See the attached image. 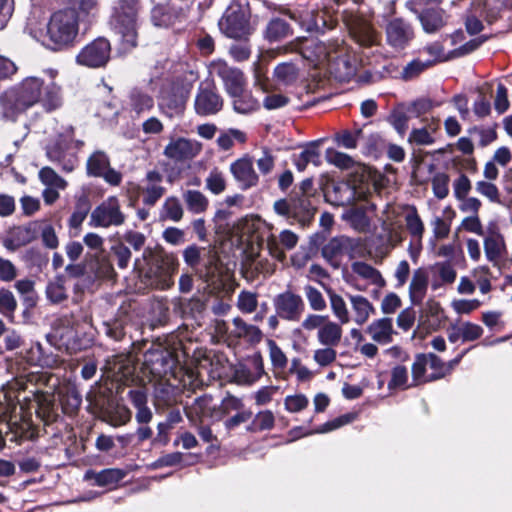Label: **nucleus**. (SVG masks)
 Instances as JSON below:
<instances>
[{"mask_svg":"<svg viewBox=\"0 0 512 512\" xmlns=\"http://www.w3.org/2000/svg\"><path fill=\"white\" fill-rule=\"evenodd\" d=\"M51 82L44 85L42 79L30 76L9 88L0 96L3 117L14 120L19 114L42 102L46 110L51 111L62 104L61 88L53 80L57 71H47Z\"/></svg>","mask_w":512,"mask_h":512,"instance_id":"obj_1","label":"nucleus"},{"mask_svg":"<svg viewBox=\"0 0 512 512\" xmlns=\"http://www.w3.org/2000/svg\"><path fill=\"white\" fill-rule=\"evenodd\" d=\"M78 22L75 12L69 9H60L54 12L46 23V30L38 29L30 20L29 34L52 50H60L73 43L78 34Z\"/></svg>","mask_w":512,"mask_h":512,"instance_id":"obj_2","label":"nucleus"},{"mask_svg":"<svg viewBox=\"0 0 512 512\" xmlns=\"http://www.w3.org/2000/svg\"><path fill=\"white\" fill-rule=\"evenodd\" d=\"M316 61L326 64L329 72L339 81H348L357 70L355 57L339 41L320 43L316 46Z\"/></svg>","mask_w":512,"mask_h":512,"instance_id":"obj_3","label":"nucleus"},{"mask_svg":"<svg viewBox=\"0 0 512 512\" xmlns=\"http://www.w3.org/2000/svg\"><path fill=\"white\" fill-rule=\"evenodd\" d=\"M82 145V141L74 139L73 127H61L56 136L47 143L46 156L62 171L70 173L78 165L76 152Z\"/></svg>","mask_w":512,"mask_h":512,"instance_id":"obj_4","label":"nucleus"},{"mask_svg":"<svg viewBox=\"0 0 512 512\" xmlns=\"http://www.w3.org/2000/svg\"><path fill=\"white\" fill-rule=\"evenodd\" d=\"M138 12V0H119L111 17L112 29L127 49L137 45Z\"/></svg>","mask_w":512,"mask_h":512,"instance_id":"obj_5","label":"nucleus"},{"mask_svg":"<svg viewBox=\"0 0 512 512\" xmlns=\"http://www.w3.org/2000/svg\"><path fill=\"white\" fill-rule=\"evenodd\" d=\"M248 0H233L219 20V28L229 38L241 39L251 33Z\"/></svg>","mask_w":512,"mask_h":512,"instance_id":"obj_6","label":"nucleus"},{"mask_svg":"<svg viewBox=\"0 0 512 512\" xmlns=\"http://www.w3.org/2000/svg\"><path fill=\"white\" fill-rule=\"evenodd\" d=\"M250 228L261 233L260 245L265 243L269 254L279 261H283L286 257L284 249L291 250L298 243V236L291 230H283L279 236H276L271 232L272 227L260 218L252 220Z\"/></svg>","mask_w":512,"mask_h":512,"instance_id":"obj_7","label":"nucleus"},{"mask_svg":"<svg viewBox=\"0 0 512 512\" xmlns=\"http://www.w3.org/2000/svg\"><path fill=\"white\" fill-rule=\"evenodd\" d=\"M126 216L121 210V204L116 196H109L90 214L89 225L91 227H118L125 223Z\"/></svg>","mask_w":512,"mask_h":512,"instance_id":"obj_8","label":"nucleus"},{"mask_svg":"<svg viewBox=\"0 0 512 512\" xmlns=\"http://www.w3.org/2000/svg\"><path fill=\"white\" fill-rule=\"evenodd\" d=\"M200 257L201 248L196 245H190L183 251V259L185 263L193 270H195L200 279L206 282L208 286L217 285L216 288L222 286L220 278V267L216 257H210L204 268L198 269Z\"/></svg>","mask_w":512,"mask_h":512,"instance_id":"obj_9","label":"nucleus"},{"mask_svg":"<svg viewBox=\"0 0 512 512\" xmlns=\"http://www.w3.org/2000/svg\"><path fill=\"white\" fill-rule=\"evenodd\" d=\"M345 281L360 292L366 291L369 285L383 288L386 284L380 271L363 261L351 264V272L345 276Z\"/></svg>","mask_w":512,"mask_h":512,"instance_id":"obj_10","label":"nucleus"},{"mask_svg":"<svg viewBox=\"0 0 512 512\" xmlns=\"http://www.w3.org/2000/svg\"><path fill=\"white\" fill-rule=\"evenodd\" d=\"M110 53V42L100 37L83 47L77 55L76 61L79 65L88 68H100L107 64Z\"/></svg>","mask_w":512,"mask_h":512,"instance_id":"obj_11","label":"nucleus"},{"mask_svg":"<svg viewBox=\"0 0 512 512\" xmlns=\"http://www.w3.org/2000/svg\"><path fill=\"white\" fill-rule=\"evenodd\" d=\"M398 216L395 208L391 204H386L379 219L381 222L382 234L379 238L382 240L381 253L387 254L394 249L403 240L401 226L396 225L394 219Z\"/></svg>","mask_w":512,"mask_h":512,"instance_id":"obj_12","label":"nucleus"},{"mask_svg":"<svg viewBox=\"0 0 512 512\" xmlns=\"http://www.w3.org/2000/svg\"><path fill=\"white\" fill-rule=\"evenodd\" d=\"M326 200L335 206L351 205L366 197L362 187H356L348 181L333 182L325 191Z\"/></svg>","mask_w":512,"mask_h":512,"instance_id":"obj_13","label":"nucleus"},{"mask_svg":"<svg viewBox=\"0 0 512 512\" xmlns=\"http://www.w3.org/2000/svg\"><path fill=\"white\" fill-rule=\"evenodd\" d=\"M86 170L89 176L103 178L110 185L118 186L122 182V174L110 167L109 157L103 151H95L90 155Z\"/></svg>","mask_w":512,"mask_h":512,"instance_id":"obj_14","label":"nucleus"},{"mask_svg":"<svg viewBox=\"0 0 512 512\" xmlns=\"http://www.w3.org/2000/svg\"><path fill=\"white\" fill-rule=\"evenodd\" d=\"M178 260L172 255H165L150 268L151 284L160 290H167L174 284L173 276L178 270Z\"/></svg>","mask_w":512,"mask_h":512,"instance_id":"obj_15","label":"nucleus"},{"mask_svg":"<svg viewBox=\"0 0 512 512\" xmlns=\"http://www.w3.org/2000/svg\"><path fill=\"white\" fill-rule=\"evenodd\" d=\"M210 73L222 79L229 96H237L245 89L243 73L239 69L229 67L224 61H213L210 64Z\"/></svg>","mask_w":512,"mask_h":512,"instance_id":"obj_16","label":"nucleus"},{"mask_svg":"<svg viewBox=\"0 0 512 512\" xmlns=\"http://www.w3.org/2000/svg\"><path fill=\"white\" fill-rule=\"evenodd\" d=\"M274 307L279 317L288 321H298L305 305L300 295L285 291L274 298Z\"/></svg>","mask_w":512,"mask_h":512,"instance_id":"obj_17","label":"nucleus"},{"mask_svg":"<svg viewBox=\"0 0 512 512\" xmlns=\"http://www.w3.org/2000/svg\"><path fill=\"white\" fill-rule=\"evenodd\" d=\"M174 364L172 352L161 345H154L144 354V365L156 376L166 374Z\"/></svg>","mask_w":512,"mask_h":512,"instance_id":"obj_18","label":"nucleus"},{"mask_svg":"<svg viewBox=\"0 0 512 512\" xmlns=\"http://www.w3.org/2000/svg\"><path fill=\"white\" fill-rule=\"evenodd\" d=\"M201 149L202 145L198 141L178 137L170 140L163 153L167 158L175 162H182L196 157L201 152Z\"/></svg>","mask_w":512,"mask_h":512,"instance_id":"obj_19","label":"nucleus"},{"mask_svg":"<svg viewBox=\"0 0 512 512\" xmlns=\"http://www.w3.org/2000/svg\"><path fill=\"white\" fill-rule=\"evenodd\" d=\"M414 37L411 25L403 19L391 20L386 26L387 43L396 50L404 49Z\"/></svg>","mask_w":512,"mask_h":512,"instance_id":"obj_20","label":"nucleus"},{"mask_svg":"<svg viewBox=\"0 0 512 512\" xmlns=\"http://www.w3.org/2000/svg\"><path fill=\"white\" fill-rule=\"evenodd\" d=\"M223 106L221 97L215 89L210 86H200L195 99V111L202 116H208L218 113Z\"/></svg>","mask_w":512,"mask_h":512,"instance_id":"obj_21","label":"nucleus"},{"mask_svg":"<svg viewBox=\"0 0 512 512\" xmlns=\"http://www.w3.org/2000/svg\"><path fill=\"white\" fill-rule=\"evenodd\" d=\"M483 248L488 262L498 265L506 254L504 236L497 230H489L483 239Z\"/></svg>","mask_w":512,"mask_h":512,"instance_id":"obj_22","label":"nucleus"},{"mask_svg":"<svg viewBox=\"0 0 512 512\" xmlns=\"http://www.w3.org/2000/svg\"><path fill=\"white\" fill-rule=\"evenodd\" d=\"M351 308V322L362 326L375 314V307L368 298L360 294H346Z\"/></svg>","mask_w":512,"mask_h":512,"instance_id":"obj_23","label":"nucleus"},{"mask_svg":"<svg viewBox=\"0 0 512 512\" xmlns=\"http://www.w3.org/2000/svg\"><path fill=\"white\" fill-rule=\"evenodd\" d=\"M411 10L417 15L424 32L428 34L438 32L448 22L449 15L442 8H426L421 12Z\"/></svg>","mask_w":512,"mask_h":512,"instance_id":"obj_24","label":"nucleus"},{"mask_svg":"<svg viewBox=\"0 0 512 512\" xmlns=\"http://www.w3.org/2000/svg\"><path fill=\"white\" fill-rule=\"evenodd\" d=\"M163 175L152 170L147 172L142 186V201L145 205L153 206L165 194L166 189L162 185Z\"/></svg>","mask_w":512,"mask_h":512,"instance_id":"obj_25","label":"nucleus"},{"mask_svg":"<svg viewBox=\"0 0 512 512\" xmlns=\"http://www.w3.org/2000/svg\"><path fill=\"white\" fill-rule=\"evenodd\" d=\"M353 247V241L346 236H339L330 239L322 248V256L337 267L339 259L348 253Z\"/></svg>","mask_w":512,"mask_h":512,"instance_id":"obj_26","label":"nucleus"},{"mask_svg":"<svg viewBox=\"0 0 512 512\" xmlns=\"http://www.w3.org/2000/svg\"><path fill=\"white\" fill-rule=\"evenodd\" d=\"M483 334L481 326L471 322L451 324L447 329V336L451 343L458 341L468 342L480 338Z\"/></svg>","mask_w":512,"mask_h":512,"instance_id":"obj_27","label":"nucleus"},{"mask_svg":"<svg viewBox=\"0 0 512 512\" xmlns=\"http://www.w3.org/2000/svg\"><path fill=\"white\" fill-rule=\"evenodd\" d=\"M125 105L131 115L139 117L153 109L154 99L143 90L134 88L129 92Z\"/></svg>","mask_w":512,"mask_h":512,"instance_id":"obj_28","label":"nucleus"},{"mask_svg":"<svg viewBox=\"0 0 512 512\" xmlns=\"http://www.w3.org/2000/svg\"><path fill=\"white\" fill-rule=\"evenodd\" d=\"M232 324L233 329L230 331L232 341L244 339L250 344H258L263 338V333L257 326L245 322L239 316L233 318Z\"/></svg>","mask_w":512,"mask_h":512,"instance_id":"obj_29","label":"nucleus"},{"mask_svg":"<svg viewBox=\"0 0 512 512\" xmlns=\"http://www.w3.org/2000/svg\"><path fill=\"white\" fill-rule=\"evenodd\" d=\"M429 284V275L425 268L420 267L413 271L409 284V298L413 305H421L426 297Z\"/></svg>","mask_w":512,"mask_h":512,"instance_id":"obj_30","label":"nucleus"},{"mask_svg":"<svg viewBox=\"0 0 512 512\" xmlns=\"http://www.w3.org/2000/svg\"><path fill=\"white\" fill-rule=\"evenodd\" d=\"M366 331L374 342L381 345L391 343L395 334L393 320L389 317L372 321Z\"/></svg>","mask_w":512,"mask_h":512,"instance_id":"obj_31","label":"nucleus"},{"mask_svg":"<svg viewBox=\"0 0 512 512\" xmlns=\"http://www.w3.org/2000/svg\"><path fill=\"white\" fill-rule=\"evenodd\" d=\"M354 40L363 47H371L378 43V37L372 26L365 20L356 18L349 25Z\"/></svg>","mask_w":512,"mask_h":512,"instance_id":"obj_32","label":"nucleus"},{"mask_svg":"<svg viewBox=\"0 0 512 512\" xmlns=\"http://www.w3.org/2000/svg\"><path fill=\"white\" fill-rule=\"evenodd\" d=\"M69 10L75 12L76 18L80 22L90 24L98 16L100 10V0H66Z\"/></svg>","mask_w":512,"mask_h":512,"instance_id":"obj_33","label":"nucleus"},{"mask_svg":"<svg viewBox=\"0 0 512 512\" xmlns=\"http://www.w3.org/2000/svg\"><path fill=\"white\" fill-rule=\"evenodd\" d=\"M231 172L243 189L256 185L258 181V176L250 159H240L234 162L231 165Z\"/></svg>","mask_w":512,"mask_h":512,"instance_id":"obj_34","label":"nucleus"},{"mask_svg":"<svg viewBox=\"0 0 512 512\" xmlns=\"http://www.w3.org/2000/svg\"><path fill=\"white\" fill-rule=\"evenodd\" d=\"M35 226L16 227L11 230L8 236L3 240L4 247L9 251H16L35 239Z\"/></svg>","mask_w":512,"mask_h":512,"instance_id":"obj_35","label":"nucleus"},{"mask_svg":"<svg viewBox=\"0 0 512 512\" xmlns=\"http://www.w3.org/2000/svg\"><path fill=\"white\" fill-rule=\"evenodd\" d=\"M342 325L339 321L328 318L321 330L317 332L316 338L319 344L337 347L343 336Z\"/></svg>","mask_w":512,"mask_h":512,"instance_id":"obj_36","label":"nucleus"},{"mask_svg":"<svg viewBox=\"0 0 512 512\" xmlns=\"http://www.w3.org/2000/svg\"><path fill=\"white\" fill-rule=\"evenodd\" d=\"M252 370L242 368L236 372V377L240 384L252 385L257 382L265 373L263 357L260 353H255L250 358Z\"/></svg>","mask_w":512,"mask_h":512,"instance_id":"obj_37","label":"nucleus"},{"mask_svg":"<svg viewBox=\"0 0 512 512\" xmlns=\"http://www.w3.org/2000/svg\"><path fill=\"white\" fill-rule=\"evenodd\" d=\"M375 204L371 203L366 207L351 208L344 214V219L353 229L360 233H366L370 230L371 220L366 214V210H375Z\"/></svg>","mask_w":512,"mask_h":512,"instance_id":"obj_38","label":"nucleus"},{"mask_svg":"<svg viewBox=\"0 0 512 512\" xmlns=\"http://www.w3.org/2000/svg\"><path fill=\"white\" fill-rule=\"evenodd\" d=\"M66 284L67 279L64 275H57L47 283L45 295L51 304L58 305L68 299Z\"/></svg>","mask_w":512,"mask_h":512,"instance_id":"obj_39","label":"nucleus"},{"mask_svg":"<svg viewBox=\"0 0 512 512\" xmlns=\"http://www.w3.org/2000/svg\"><path fill=\"white\" fill-rule=\"evenodd\" d=\"M5 426L9 429L6 431V436H11V441H21L32 439L34 437V430L32 423L27 419H22L20 422L17 416H11Z\"/></svg>","mask_w":512,"mask_h":512,"instance_id":"obj_40","label":"nucleus"},{"mask_svg":"<svg viewBox=\"0 0 512 512\" xmlns=\"http://www.w3.org/2000/svg\"><path fill=\"white\" fill-rule=\"evenodd\" d=\"M124 476L125 473L122 470L111 468L104 469L100 472L88 470L84 475V479L93 480L98 486H107L118 483Z\"/></svg>","mask_w":512,"mask_h":512,"instance_id":"obj_41","label":"nucleus"},{"mask_svg":"<svg viewBox=\"0 0 512 512\" xmlns=\"http://www.w3.org/2000/svg\"><path fill=\"white\" fill-rule=\"evenodd\" d=\"M331 311L340 324L351 322V315L345 299L335 291L327 290Z\"/></svg>","mask_w":512,"mask_h":512,"instance_id":"obj_42","label":"nucleus"},{"mask_svg":"<svg viewBox=\"0 0 512 512\" xmlns=\"http://www.w3.org/2000/svg\"><path fill=\"white\" fill-rule=\"evenodd\" d=\"M405 214V223L406 228L410 235L417 241L421 242L424 234V224L417 212L415 206L406 205L404 206Z\"/></svg>","mask_w":512,"mask_h":512,"instance_id":"obj_43","label":"nucleus"},{"mask_svg":"<svg viewBox=\"0 0 512 512\" xmlns=\"http://www.w3.org/2000/svg\"><path fill=\"white\" fill-rule=\"evenodd\" d=\"M293 162L298 171H304L309 163L319 166L320 153L318 151V141L310 143L299 155H295Z\"/></svg>","mask_w":512,"mask_h":512,"instance_id":"obj_44","label":"nucleus"},{"mask_svg":"<svg viewBox=\"0 0 512 512\" xmlns=\"http://www.w3.org/2000/svg\"><path fill=\"white\" fill-rule=\"evenodd\" d=\"M230 97L232 98L233 108L237 113L248 114L258 108L257 101L245 89L239 95Z\"/></svg>","mask_w":512,"mask_h":512,"instance_id":"obj_45","label":"nucleus"},{"mask_svg":"<svg viewBox=\"0 0 512 512\" xmlns=\"http://www.w3.org/2000/svg\"><path fill=\"white\" fill-rule=\"evenodd\" d=\"M184 201L189 211L199 214L208 207L207 198L197 190H188L183 194Z\"/></svg>","mask_w":512,"mask_h":512,"instance_id":"obj_46","label":"nucleus"},{"mask_svg":"<svg viewBox=\"0 0 512 512\" xmlns=\"http://www.w3.org/2000/svg\"><path fill=\"white\" fill-rule=\"evenodd\" d=\"M267 346L273 369L277 372H284L288 365L287 356L274 340H267Z\"/></svg>","mask_w":512,"mask_h":512,"instance_id":"obj_47","label":"nucleus"},{"mask_svg":"<svg viewBox=\"0 0 512 512\" xmlns=\"http://www.w3.org/2000/svg\"><path fill=\"white\" fill-rule=\"evenodd\" d=\"M298 204L301 207H305L306 200L299 199L298 201L292 200L291 202L286 199L277 200L274 205V211L287 219L296 218L298 214Z\"/></svg>","mask_w":512,"mask_h":512,"instance_id":"obj_48","label":"nucleus"},{"mask_svg":"<svg viewBox=\"0 0 512 512\" xmlns=\"http://www.w3.org/2000/svg\"><path fill=\"white\" fill-rule=\"evenodd\" d=\"M290 34L289 25L280 18L272 19L266 28L265 36L269 41H279Z\"/></svg>","mask_w":512,"mask_h":512,"instance_id":"obj_49","label":"nucleus"},{"mask_svg":"<svg viewBox=\"0 0 512 512\" xmlns=\"http://www.w3.org/2000/svg\"><path fill=\"white\" fill-rule=\"evenodd\" d=\"M162 219H168L174 222H178L183 217V208L180 201L175 197H168L160 212Z\"/></svg>","mask_w":512,"mask_h":512,"instance_id":"obj_50","label":"nucleus"},{"mask_svg":"<svg viewBox=\"0 0 512 512\" xmlns=\"http://www.w3.org/2000/svg\"><path fill=\"white\" fill-rule=\"evenodd\" d=\"M274 77L280 83L291 84L298 77V68L291 62L280 63L274 69Z\"/></svg>","mask_w":512,"mask_h":512,"instance_id":"obj_51","label":"nucleus"},{"mask_svg":"<svg viewBox=\"0 0 512 512\" xmlns=\"http://www.w3.org/2000/svg\"><path fill=\"white\" fill-rule=\"evenodd\" d=\"M258 306V294L248 290H242L237 297L236 307L243 314H251Z\"/></svg>","mask_w":512,"mask_h":512,"instance_id":"obj_52","label":"nucleus"},{"mask_svg":"<svg viewBox=\"0 0 512 512\" xmlns=\"http://www.w3.org/2000/svg\"><path fill=\"white\" fill-rule=\"evenodd\" d=\"M450 177L444 172H437L431 178V186L434 196L442 200L449 194Z\"/></svg>","mask_w":512,"mask_h":512,"instance_id":"obj_53","label":"nucleus"},{"mask_svg":"<svg viewBox=\"0 0 512 512\" xmlns=\"http://www.w3.org/2000/svg\"><path fill=\"white\" fill-rule=\"evenodd\" d=\"M426 358V365L428 368L429 377L428 379L438 380L440 378H443L447 375V367L444 366V362L435 354L429 353L424 354Z\"/></svg>","mask_w":512,"mask_h":512,"instance_id":"obj_54","label":"nucleus"},{"mask_svg":"<svg viewBox=\"0 0 512 512\" xmlns=\"http://www.w3.org/2000/svg\"><path fill=\"white\" fill-rule=\"evenodd\" d=\"M17 299L8 288H0V313L5 317H12L17 309Z\"/></svg>","mask_w":512,"mask_h":512,"instance_id":"obj_55","label":"nucleus"},{"mask_svg":"<svg viewBox=\"0 0 512 512\" xmlns=\"http://www.w3.org/2000/svg\"><path fill=\"white\" fill-rule=\"evenodd\" d=\"M433 64V61H422L420 59H414L405 65L401 72L402 79L408 81L418 77L422 72L429 68Z\"/></svg>","mask_w":512,"mask_h":512,"instance_id":"obj_56","label":"nucleus"},{"mask_svg":"<svg viewBox=\"0 0 512 512\" xmlns=\"http://www.w3.org/2000/svg\"><path fill=\"white\" fill-rule=\"evenodd\" d=\"M475 190L478 194L486 197L492 203H500V192L498 187L489 180H480L475 183Z\"/></svg>","mask_w":512,"mask_h":512,"instance_id":"obj_57","label":"nucleus"},{"mask_svg":"<svg viewBox=\"0 0 512 512\" xmlns=\"http://www.w3.org/2000/svg\"><path fill=\"white\" fill-rule=\"evenodd\" d=\"M429 373L424 354L417 355L412 365V377L414 382L416 384H420L433 381L432 379L427 378L429 377Z\"/></svg>","mask_w":512,"mask_h":512,"instance_id":"obj_58","label":"nucleus"},{"mask_svg":"<svg viewBox=\"0 0 512 512\" xmlns=\"http://www.w3.org/2000/svg\"><path fill=\"white\" fill-rule=\"evenodd\" d=\"M325 158L328 163L340 169H349L354 164V160L352 159V157L332 148L326 150Z\"/></svg>","mask_w":512,"mask_h":512,"instance_id":"obj_59","label":"nucleus"},{"mask_svg":"<svg viewBox=\"0 0 512 512\" xmlns=\"http://www.w3.org/2000/svg\"><path fill=\"white\" fill-rule=\"evenodd\" d=\"M152 22L157 27H168L174 23L175 15L165 6H156L151 14Z\"/></svg>","mask_w":512,"mask_h":512,"instance_id":"obj_60","label":"nucleus"},{"mask_svg":"<svg viewBox=\"0 0 512 512\" xmlns=\"http://www.w3.org/2000/svg\"><path fill=\"white\" fill-rule=\"evenodd\" d=\"M304 293L312 310L323 311L326 309V301L322 293L317 288L307 285L304 287Z\"/></svg>","mask_w":512,"mask_h":512,"instance_id":"obj_61","label":"nucleus"},{"mask_svg":"<svg viewBox=\"0 0 512 512\" xmlns=\"http://www.w3.org/2000/svg\"><path fill=\"white\" fill-rule=\"evenodd\" d=\"M322 348L316 349L313 354V360L321 367L332 364L337 358V352L334 346L322 345Z\"/></svg>","mask_w":512,"mask_h":512,"instance_id":"obj_62","label":"nucleus"},{"mask_svg":"<svg viewBox=\"0 0 512 512\" xmlns=\"http://www.w3.org/2000/svg\"><path fill=\"white\" fill-rule=\"evenodd\" d=\"M356 419V414L354 413H347L344 415H341L331 421H328L318 427L315 431H312L313 433H328L330 431L336 430L346 424H349L353 422Z\"/></svg>","mask_w":512,"mask_h":512,"instance_id":"obj_63","label":"nucleus"},{"mask_svg":"<svg viewBox=\"0 0 512 512\" xmlns=\"http://www.w3.org/2000/svg\"><path fill=\"white\" fill-rule=\"evenodd\" d=\"M96 275L101 278L110 279L114 277V268L109 258L103 253L95 254Z\"/></svg>","mask_w":512,"mask_h":512,"instance_id":"obj_64","label":"nucleus"}]
</instances>
